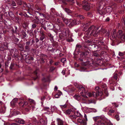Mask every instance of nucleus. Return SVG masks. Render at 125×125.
Listing matches in <instances>:
<instances>
[{
    "label": "nucleus",
    "instance_id": "nucleus-6",
    "mask_svg": "<svg viewBox=\"0 0 125 125\" xmlns=\"http://www.w3.org/2000/svg\"><path fill=\"white\" fill-rule=\"evenodd\" d=\"M95 90L96 91V93L94 92L93 93L92 96L94 97H96L98 96H101L102 95V93L101 92H100V89L98 87H95Z\"/></svg>",
    "mask_w": 125,
    "mask_h": 125
},
{
    "label": "nucleus",
    "instance_id": "nucleus-43",
    "mask_svg": "<svg viewBox=\"0 0 125 125\" xmlns=\"http://www.w3.org/2000/svg\"><path fill=\"white\" fill-rule=\"evenodd\" d=\"M61 61L63 63H65L66 61V59L65 58H63L61 59Z\"/></svg>",
    "mask_w": 125,
    "mask_h": 125
},
{
    "label": "nucleus",
    "instance_id": "nucleus-10",
    "mask_svg": "<svg viewBox=\"0 0 125 125\" xmlns=\"http://www.w3.org/2000/svg\"><path fill=\"white\" fill-rule=\"evenodd\" d=\"M115 6H112V7L109 6L105 8L106 13H107L110 14L113 10H114L115 9L114 7Z\"/></svg>",
    "mask_w": 125,
    "mask_h": 125
},
{
    "label": "nucleus",
    "instance_id": "nucleus-33",
    "mask_svg": "<svg viewBox=\"0 0 125 125\" xmlns=\"http://www.w3.org/2000/svg\"><path fill=\"white\" fill-rule=\"evenodd\" d=\"M62 19L63 21L67 24H69L70 22L69 20L64 18H63Z\"/></svg>",
    "mask_w": 125,
    "mask_h": 125
},
{
    "label": "nucleus",
    "instance_id": "nucleus-11",
    "mask_svg": "<svg viewBox=\"0 0 125 125\" xmlns=\"http://www.w3.org/2000/svg\"><path fill=\"white\" fill-rule=\"evenodd\" d=\"M46 24L48 28L50 30H52L54 28V26L51 22H46Z\"/></svg>",
    "mask_w": 125,
    "mask_h": 125
},
{
    "label": "nucleus",
    "instance_id": "nucleus-55",
    "mask_svg": "<svg viewBox=\"0 0 125 125\" xmlns=\"http://www.w3.org/2000/svg\"><path fill=\"white\" fill-rule=\"evenodd\" d=\"M124 0H115V1L118 3H120L122 2Z\"/></svg>",
    "mask_w": 125,
    "mask_h": 125
},
{
    "label": "nucleus",
    "instance_id": "nucleus-52",
    "mask_svg": "<svg viewBox=\"0 0 125 125\" xmlns=\"http://www.w3.org/2000/svg\"><path fill=\"white\" fill-rule=\"evenodd\" d=\"M25 48L27 50H29L30 49L29 46L28 45H26L25 47Z\"/></svg>",
    "mask_w": 125,
    "mask_h": 125
},
{
    "label": "nucleus",
    "instance_id": "nucleus-64",
    "mask_svg": "<svg viewBox=\"0 0 125 125\" xmlns=\"http://www.w3.org/2000/svg\"><path fill=\"white\" fill-rule=\"evenodd\" d=\"M30 44V42H27L26 43V45H29Z\"/></svg>",
    "mask_w": 125,
    "mask_h": 125
},
{
    "label": "nucleus",
    "instance_id": "nucleus-16",
    "mask_svg": "<svg viewBox=\"0 0 125 125\" xmlns=\"http://www.w3.org/2000/svg\"><path fill=\"white\" fill-rule=\"evenodd\" d=\"M17 50L15 49H11L10 51V52L11 55H13V56L15 57H17V55L16 54V52Z\"/></svg>",
    "mask_w": 125,
    "mask_h": 125
},
{
    "label": "nucleus",
    "instance_id": "nucleus-8",
    "mask_svg": "<svg viewBox=\"0 0 125 125\" xmlns=\"http://www.w3.org/2000/svg\"><path fill=\"white\" fill-rule=\"evenodd\" d=\"M81 22L80 21L74 20H71V22L70 23L69 25L72 26H73L75 24H78L80 23Z\"/></svg>",
    "mask_w": 125,
    "mask_h": 125
},
{
    "label": "nucleus",
    "instance_id": "nucleus-57",
    "mask_svg": "<svg viewBox=\"0 0 125 125\" xmlns=\"http://www.w3.org/2000/svg\"><path fill=\"white\" fill-rule=\"evenodd\" d=\"M22 35L23 36V37H25L26 36V34L23 31L22 32Z\"/></svg>",
    "mask_w": 125,
    "mask_h": 125
},
{
    "label": "nucleus",
    "instance_id": "nucleus-31",
    "mask_svg": "<svg viewBox=\"0 0 125 125\" xmlns=\"http://www.w3.org/2000/svg\"><path fill=\"white\" fill-rule=\"evenodd\" d=\"M86 103L88 104H90L92 103L95 104V102L94 100L91 99L89 100L88 101V102H86Z\"/></svg>",
    "mask_w": 125,
    "mask_h": 125
},
{
    "label": "nucleus",
    "instance_id": "nucleus-21",
    "mask_svg": "<svg viewBox=\"0 0 125 125\" xmlns=\"http://www.w3.org/2000/svg\"><path fill=\"white\" fill-rule=\"evenodd\" d=\"M73 98L75 99L78 101H79L81 99V96L80 95L77 94H75L73 96Z\"/></svg>",
    "mask_w": 125,
    "mask_h": 125
},
{
    "label": "nucleus",
    "instance_id": "nucleus-14",
    "mask_svg": "<svg viewBox=\"0 0 125 125\" xmlns=\"http://www.w3.org/2000/svg\"><path fill=\"white\" fill-rule=\"evenodd\" d=\"M45 37V35L43 32L41 31L39 35V39L40 40L42 41Z\"/></svg>",
    "mask_w": 125,
    "mask_h": 125
},
{
    "label": "nucleus",
    "instance_id": "nucleus-53",
    "mask_svg": "<svg viewBox=\"0 0 125 125\" xmlns=\"http://www.w3.org/2000/svg\"><path fill=\"white\" fill-rule=\"evenodd\" d=\"M3 14L1 12H0V20H2V19Z\"/></svg>",
    "mask_w": 125,
    "mask_h": 125
},
{
    "label": "nucleus",
    "instance_id": "nucleus-17",
    "mask_svg": "<svg viewBox=\"0 0 125 125\" xmlns=\"http://www.w3.org/2000/svg\"><path fill=\"white\" fill-rule=\"evenodd\" d=\"M16 121L18 123L22 124H24L25 123V122L24 120L20 118L17 119Z\"/></svg>",
    "mask_w": 125,
    "mask_h": 125
},
{
    "label": "nucleus",
    "instance_id": "nucleus-39",
    "mask_svg": "<svg viewBox=\"0 0 125 125\" xmlns=\"http://www.w3.org/2000/svg\"><path fill=\"white\" fill-rule=\"evenodd\" d=\"M16 1L18 4L21 5L22 4V2L21 0H17Z\"/></svg>",
    "mask_w": 125,
    "mask_h": 125
},
{
    "label": "nucleus",
    "instance_id": "nucleus-49",
    "mask_svg": "<svg viewBox=\"0 0 125 125\" xmlns=\"http://www.w3.org/2000/svg\"><path fill=\"white\" fill-rule=\"evenodd\" d=\"M60 95L57 94L55 95V97L56 98H58L60 97Z\"/></svg>",
    "mask_w": 125,
    "mask_h": 125
},
{
    "label": "nucleus",
    "instance_id": "nucleus-36",
    "mask_svg": "<svg viewBox=\"0 0 125 125\" xmlns=\"http://www.w3.org/2000/svg\"><path fill=\"white\" fill-rule=\"evenodd\" d=\"M64 10L67 13H71L72 12L71 10H70L69 9L67 8H65L64 9Z\"/></svg>",
    "mask_w": 125,
    "mask_h": 125
},
{
    "label": "nucleus",
    "instance_id": "nucleus-45",
    "mask_svg": "<svg viewBox=\"0 0 125 125\" xmlns=\"http://www.w3.org/2000/svg\"><path fill=\"white\" fill-rule=\"evenodd\" d=\"M26 60H33V58L32 57H29L26 58Z\"/></svg>",
    "mask_w": 125,
    "mask_h": 125
},
{
    "label": "nucleus",
    "instance_id": "nucleus-60",
    "mask_svg": "<svg viewBox=\"0 0 125 125\" xmlns=\"http://www.w3.org/2000/svg\"><path fill=\"white\" fill-rule=\"evenodd\" d=\"M19 104L20 106H22V105L23 104H23V102L22 101L20 102L19 103Z\"/></svg>",
    "mask_w": 125,
    "mask_h": 125
},
{
    "label": "nucleus",
    "instance_id": "nucleus-48",
    "mask_svg": "<svg viewBox=\"0 0 125 125\" xmlns=\"http://www.w3.org/2000/svg\"><path fill=\"white\" fill-rule=\"evenodd\" d=\"M11 5L13 6H15L16 5V3L14 1H12Z\"/></svg>",
    "mask_w": 125,
    "mask_h": 125
},
{
    "label": "nucleus",
    "instance_id": "nucleus-26",
    "mask_svg": "<svg viewBox=\"0 0 125 125\" xmlns=\"http://www.w3.org/2000/svg\"><path fill=\"white\" fill-rule=\"evenodd\" d=\"M60 25L61 26H63L64 24L61 22V21L59 19H57V24Z\"/></svg>",
    "mask_w": 125,
    "mask_h": 125
},
{
    "label": "nucleus",
    "instance_id": "nucleus-23",
    "mask_svg": "<svg viewBox=\"0 0 125 125\" xmlns=\"http://www.w3.org/2000/svg\"><path fill=\"white\" fill-rule=\"evenodd\" d=\"M74 114L77 116V117L83 116L78 111L75 112L74 113Z\"/></svg>",
    "mask_w": 125,
    "mask_h": 125
},
{
    "label": "nucleus",
    "instance_id": "nucleus-5",
    "mask_svg": "<svg viewBox=\"0 0 125 125\" xmlns=\"http://www.w3.org/2000/svg\"><path fill=\"white\" fill-rule=\"evenodd\" d=\"M104 45V42L102 40L99 41L96 44V45L94 44L91 45L92 48H94L97 50L99 47H101V46H103Z\"/></svg>",
    "mask_w": 125,
    "mask_h": 125
},
{
    "label": "nucleus",
    "instance_id": "nucleus-22",
    "mask_svg": "<svg viewBox=\"0 0 125 125\" xmlns=\"http://www.w3.org/2000/svg\"><path fill=\"white\" fill-rule=\"evenodd\" d=\"M70 33L69 35V36L68 37H67L66 36H63V37H64L65 36L66 38H67V39H66V40L68 42H73V40L71 37V36H70V37L69 38H68V37L69 36V35L70 34V32L69 31Z\"/></svg>",
    "mask_w": 125,
    "mask_h": 125
},
{
    "label": "nucleus",
    "instance_id": "nucleus-37",
    "mask_svg": "<svg viewBox=\"0 0 125 125\" xmlns=\"http://www.w3.org/2000/svg\"><path fill=\"white\" fill-rule=\"evenodd\" d=\"M60 107L62 109H63L66 108L67 107V105L65 104L63 105H60Z\"/></svg>",
    "mask_w": 125,
    "mask_h": 125
},
{
    "label": "nucleus",
    "instance_id": "nucleus-12",
    "mask_svg": "<svg viewBox=\"0 0 125 125\" xmlns=\"http://www.w3.org/2000/svg\"><path fill=\"white\" fill-rule=\"evenodd\" d=\"M102 88L104 89V93L105 94V95L106 96H107L108 95V94L107 93V87L106 85L105 84H103L102 86Z\"/></svg>",
    "mask_w": 125,
    "mask_h": 125
},
{
    "label": "nucleus",
    "instance_id": "nucleus-59",
    "mask_svg": "<svg viewBox=\"0 0 125 125\" xmlns=\"http://www.w3.org/2000/svg\"><path fill=\"white\" fill-rule=\"evenodd\" d=\"M29 101L30 102L32 103H34V101L33 100H32L31 99H29Z\"/></svg>",
    "mask_w": 125,
    "mask_h": 125
},
{
    "label": "nucleus",
    "instance_id": "nucleus-27",
    "mask_svg": "<svg viewBox=\"0 0 125 125\" xmlns=\"http://www.w3.org/2000/svg\"><path fill=\"white\" fill-rule=\"evenodd\" d=\"M96 125H105V124L103 122H102L101 120H99L97 121Z\"/></svg>",
    "mask_w": 125,
    "mask_h": 125
},
{
    "label": "nucleus",
    "instance_id": "nucleus-4",
    "mask_svg": "<svg viewBox=\"0 0 125 125\" xmlns=\"http://www.w3.org/2000/svg\"><path fill=\"white\" fill-rule=\"evenodd\" d=\"M77 4L79 6H82L83 8L87 10H89L90 8V7L92 5L88 3V2L86 0L83 1L82 4L80 3L77 2Z\"/></svg>",
    "mask_w": 125,
    "mask_h": 125
},
{
    "label": "nucleus",
    "instance_id": "nucleus-54",
    "mask_svg": "<svg viewBox=\"0 0 125 125\" xmlns=\"http://www.w3.org/2000/svg\"><path fill=\"white\" fill-rule=\"evenodd\" d=\"M14 41L16 42H18L19 41V39L17 38H15L14 39Z\"/></svg>",
    "mask_w": 125,
    "mask_h": 125
},
{
    "label": "nucleus",
    "instance_id": "nucleus-25",
    "mask_svg": "<svg viewBox=\"0 0 125 125\" xmlns=\"http://www.w3.org/2000/svg\"><path fill=\"white\" fill-rule=\"evenodd\" d=\"M87 109L91 111V112H97V110L95 109L91 108H89L88 107H86Z\"/></svg>",
    "mask_w": 125,
    "mask_h": 125
},
{
    "label": "nucleus",
    "instance_id": "nucleus-7",
    "mask_svg": "<svg viewBox=\"0 0 125 125\" xmlns=\"http://www.w3.org/2000/svg\"><path fill=\"white\" fill-rule=\"evenodd\" d=\"M116 36L117 37L121 39L122 41L125 40V35L121 30H120L118 31Z\"/></svg>",
    "mask_w": 125,
    "mask_h": 125
},
{
    "label": "nucleus",
    "instance_id": "nucleus-34",
    "mask_svg": "<svg viewBox=\"0 0 125 125\" xmlns=\"http://www.w3.org/2000/svg\"><path fill=\"white\" fill-rule=\"evenodd\" d=\"M116 31L115 30H113L112 31V33L113 34L112 37H115V36H117V34H116Z\"/></svg>",
    "mask_w": 125,
    "mask_h": 125
},
{
    "label": "nucleus",
    "instance_id": "nucleus-44",
    "mask_svg": "<svg viewBox=\"0 0 125 125\" xmlns=\"http://www.w3.org/2000/svg\"><path fill=\"white\" fill-rule=\"evenodd\" d=\"M81 46L79 44H77L76 46V48L77 49H78L81 48Z\"/></svg>",
    "mask_w": 125,
    "mask_h": 125
},
{
    "label": "nucleus",
    "instance_id": "nucleus-24",
    "mask_svg": "<svg viewBox=\"0 0 125 125\" xmlns=\"http://www.w3.org/2000/svg\"><path fill=\"white\" fill-rule=\"evenodd\" d=\"M88 53L87 52H83L81 54H80V56L82 57V58H85V57L87 55Z\"/></svg>",
    "mask_w": 125,
    "mask_h": 125
},
{
    "label": "nucleus",
    "instance_id": "nucleus-1",
    "mask_svg": "<svg viewBox=\"0 0 125 125\" xmlns=\"http://www.w3.org/2000/svg\"><path fill=\"white\" fill-rule=\"evenodd\" d=\"M90 24V22L86 23H84L82 25V26L84 30L87 31L86 33L88 35V36L91 35L95 36L98 35L99 33L104 34L106 33L105 36H109V32H106L107 31L104 29L101 28L100 30L98 31L99 29V27H96L94 25L91 26ZM89 36H88V37Z\"/></svg>",
    "mask_w": 125,
    "mask_h": 125
},
{
    "label": "nucleus",
    "instance_id": "nucleus-32",
    "mask_svg": "<svg viewBox=\"0 0 125 125\" xmlns=\"http://www.w3.org/2000/svg\"><path fill=\"white\" fill-rule=\"evenodd\" d=\"M5 108L4 107H1L0 108V113L4 114L5 112Z\"/></svg>",
    "mask_w": 125,
    "mask_h": 125
},
{
    "label": "nucleus",
    "instance_id": "nucleus-3",
    "mask_svg": "<svg viewBox=\"0 0 125 125\" xmlns=\"http://www.w3.org/2000/svg\"><path fill=\"white\" fill-rule=\"evenodd\" d=\"M77 87L79 92L81 91L80 94L84 98H87V95H88L89 97L92 96V94L90 93H88V92L85 90L84 88L82 86L79 85L77 86Z\"/></svg>",
    "mask_w": 125,
    "mask_h": 125
},
{
    "label": "nucleus",
    "instance_id": "nucleus-35",
    "mask_svg": "<svg viewBox=\"0 0 125 125\" xmlns=\"http://www.w3.org/2000/svg\"><path fill=\"white\" fill-rule=\"evenodd\" d=\"M17 98H15L13 99L12 101L10 102L11 105H12V104H13L14 105L17 102Z\"/></svg>",
    "mask_w": 125,
    "mask_h": 125
},
{
    "label": "nucleus",
    "instance_id": "nucleus-62",
    "mask_svg": "<svg viewBox=\"0 0 125 125\" xmlns=\"http://www.w3.org/2000/svg\"><path fill=\"white\" fill-rule=\"evenodd\" d=\"M11 31L12 33H15V30L13 28H12V29H11Z\"/></svg>",
    "mask_w": 125,
    "mask_h": 125
},
{
    "label": "nucleus",
    "instance_id": "nucleus-20",
    "mask_svg": "<svg viewBox=\"0 0 125 125\" xmlns=\"http://www.w3.org/2000/svg\"><path fill=\"white\" fill-rule=\"evenodd\" d=\"M57 120L58 125H63V122L61 119L58 118Z\"/></svg>",
    "mask_w": 125,
    "mask_h": 125
},
{
    "label": "nucleus",
    "instance_id": "nucleus-2",
    "mask_svg": "<svg viewBox=\"0 0 125 125\" xmlns=\"http://www.w3.org/2000/svg\"><path fill=\"white\" fill-rule=\"evenodd\" d=\"M63 26H61L59 24H56L54 26V28L58 32H61L62 33L63 35V36H65L68 37L69 35V31L68 29H64V28L62 27Z\"/></svg>",
    "mask_w": 125,
    "mask_h": 125
},
{
    "label": "nucleus",
    "instance_id": "nucleus-28",
    "mask_svg": "<svg viewBox=\"0 0 125 125\" xmlns=\"http://www.w3.org/2000/svg\"><path fill=\"white\" fill-rule=\"evenodd\" d=\"M82 65L84 66H89L90 65V64L89 61H86L85 62H83L82 63Z\"/></svg>",
    "mask_w": 125,
    "mask_h": 125
},
{
    "label": "nucleus",
    "instance_id": "nucleus-58",
    "mask_svg": "<svg viewBox=\"0 0 125 125\" xmlns=\"http://www.w3.org/2000/svg\"><path fill=\"white\" fill-rule=\"evenodd\" d=\"M27 104H28V103L27 102H25V101H24V102L23 104V105H22V107H23L24 105H26Z\"/></svg>",
    "mask_w": 125,
    "mask_h": 125
},
{
    "label": "nucleus",
    "instance_id": "nucleus-61",
    "mask_svg": "<svg viewBox=\"0 0 125 125\" xmlns=\"http://www.w3.org/2000/svg\"><path fill=\"white\" fill-rule=\"evenodd\" d=\"M84 117L85 119V120L86 121H87V116L86 114H84Z\"/></svg>",
    "mask_w": 125,
    "mask_h": 125
},
{
    "label": "nucleus",
    "instance_id": "nucleus-29",
    "mask_svg": "<svg viewBox=\"0 0 125 125\" xmlns=\"http://www.w3.org/2000/svg\"><path fill=\"white\" fill-rule=\"evenodd\" d=\"M105 119L104 120H105V122L108 125H113V124L110 122V121L107 119V118L105 117Z\"/></svg>",
    "mask_w": 125,
    "mask_h": 125
},
{
    "label": "nucleus",
    "instance_id": "nucleus-19",
    "mask_svg": "<svg viewBox=\"0 0 125 125\" xmlns=\"http://www.w3.org/2000/svg\"><path fill=\"white\" fill-rule=\"evenodd\" d=\"M47 50L48 51H50L52 52H56L57 50H58L57 49L56 50L53 48L52 47L50 46L48 47Z\"/></svg>",
    "mask_w": 125,
    "mask_h": 125
},
{
    "label": "nucleus",
    "instance_id": "nucleus-13",
    "mask_svg": "<svg viewBox=\"0 0 125 125\" xmlns=\"http://www.w3.org/2000/svg\"><path fill=\"white\" fill-rule=\"evenodd\" d=\"M105 117L103 115L101 116H97L93 117V118L94 121H96V120L97 119L101 118V119L105 120Z\"/></svg>",
    "mask_w": 125,
    "mask_h": 125
},
{
    "label": "nucleus",
    "instance_id": "nucleus-51",
    "mask_svg": "<svg viewBox=\"0 0 125 125\" xmlns=\"http://www.w3.org/2000/svg\"><path fill=\"white\" fill-rule=\"evenodd\" d=\"M115 118L117 121L119 120L120 119L119 116L117 115L115 116Z\"/></svg>",
    "mask_w": 125,
    "mask_h": 125
},
{
    "label": "nucleus",
    "instance_id": "nucleus-63",
    "mask_svg": "<svg viewBox=\"0 0 125 125\" xmlns=\"http://www.w3.org/2000/svg\"><path fill=\"white\" fill-rule=\"evenodd\" d=\"M78 121L80 123H82L83 122L82 121V120H80V119H78Z\"/></svg>",
    "mask_w": 125,
    "mask_h": 125
},
{
    "label": "nucleus",
    "instance_id": "nucleus-41",
    "mask_svg": "<svg viewBox=\"0 0 125 125\" xmlns=\"http://www.w3.org/2000/svg\"><path fill=\"white\" fill-rule=\"evenodd\" d=\"M9 16L12 17L14 16V14L13 12L12 11H10L8 13Z\"/></svg>",
    "mask_w": 125,
    "mask_h": 125
},
{
    "label": "nucleus",
    "instance_id": "nucleus-40",
    "mask_svg": "<svg viewBox=\"0 0 125 125\" xmlns=\"http://www.w3.org/2000/svg\"><path fill=\"white\" fill-rule=\"evenodd\" d=\"M78 18L80 19L83 20L84 18V17L83 16L80 15H79L77 16Z\"/></svg>",
    "mask_w": 125,
    "mask_h": 125
},
{
    "label": "nucleus",
    "instance_id": "nucleus-56",
    "mask_svg": "<svg viewBox=\"0 0 125 125\" xmlns=\"http://www.w3.org/2000/svg\"><path fill=\"white\" fill-rule=\"evenodd\" d=\"M93 55L96 57L98 56L99 55L98 54L96 53H94Z\"/></svg>",
    "mask_w": 125,
    "mask_h": 125
},
{
    "label": "nucleus",
    "instance_id": "nucleus-47",
    "mask_svg": "<svg viewBox=\"0 0 125 125\" xmlns=\"http://www.w3.org/2000/svg\"><path fill=\"white\" fill-rule=\"evenodd\" d=\"M117 74H115L114 75V78L115 80H117Z\"/></svg>",
    "mask_w": 125,
    "mask_h": 125
},
{
    "label": "nucleus",
    "instance_id": "nucleus-30",
    "mask_svg": "<svg viewBox=\"0 0 125 125\" xmlns=\"http://www.w3.org/2000/svg\"><path fill=\"white\" fill-rule=\"evenodd\" d=\"M71 112V109H68L66 110L64 113L66 115H69L70 114Z\"/></svg>",
    "mask_w": 125,
    "mask_h": 125
},
{
    "label": "nucleus",
    "instance_id": "nucleus-18",
    "mask_svg": "<svg viewBox=\"0 0 125 125\" xmlns=\"http://www.w3.org/2000/svg\"><path fill=\"white\" fill-rule=\"evenodd\" d=\"M69 118L71 119L73 122L77 118V116L74 115H71L69 116Z\"/></svg>",
    "mask_w": 125,
    "mask_h": 125
},
{
    "label": "nucleus",
    "instance_id": "nucleus-46",
    "mask_svg": "<svg viewBox=\"0 0 125 125\" xmlns=\"http://www.w3.org/2000/svg\"><path fill=\"white\" fill-rule=\"evenodd\" d=\"M108 107H106L103 108V111L104 112H106L108 110Z\"/></svg>",
    "mask_w": 125,
    "mask_h": 125
},
{
    "label": "nucleus",
    "instance_id": "nucleus-15",
    "mask_svg": "<svg viewBox=\"0 0 125 125\" xmlns=\"http://www.w3.org/2000/svg\"><path fill=\"white\" fill-rule=\"evenodd\" d=\"M105 5V2L104 1V0H101L98 3V8H100V7L102 8Z\"/></svg>",
    "mask_w": 125,
    "mask_h": 125
},
{
    "label": "nucleus",
    "instance_id": "nucleus-42",
    "mask_svg": "<svg viewBox=\"0 0 125 125\" xmlns=\"http://www.w3.org/2000/svg\"><path fill=\"white\" fill-rule=\"evenodd\" d=\"M125 54V52H119V55L120 56H122L124 55Z\"/></svg>",
    "mask_w": 125,
    "mask_h": 125
},
{
    "label": "nucleus",
    "instance_id": "nucleus-9",
    "mask_svg": "<svg viewBox=\"0 0 125 125\" xmlns=\"http://www.w3.org/2000/svg\"><path fill=\"white\" fill-rule=\"evenodd\" d=\"M105 8H97L98 12L100 14H104L106 13Z\"/></svg>",
    "mask_w": 125,
    "mask_h": 125
},
{
    "label": "nucleus",
    "instance_id": "nucleus-38",
    "mask_svg": "<svg viewBox=\"0 0 125 125\" xmlns=\"http://www.w3.org/2000/svg\"><path fill=\"white\" fill-rule=\"evenodd\" d=\"M14 28L15 29V33L17 34H18L17 32L18 31V28L17 27L15 26H14Z\"/></svg>",
    "mask_w": 125,
    "mask_h": 125
},
{
    "label": "nucleus",
    "instance_id": "nucleus-50",
    "mask_svg": "<svg viewBox=\"0 0 125 125\" xmlns=\"http://www.w3.org/2000/svg\"><path fill=\"white\" fill-rule=\"evenodd\" d=\"M55 69V68L53 67H52L50 68V70L52 72Z\"/></svg>",
    "mask_w": 125,
    "mask_h": 125
}]
</instances>
